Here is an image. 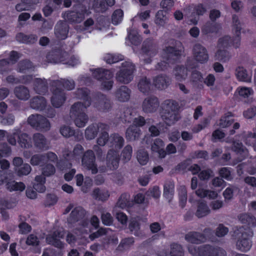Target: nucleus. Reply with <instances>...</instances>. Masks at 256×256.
<instances>
[{"label":"nucleus","instance_id":"26","mask_svg":"<svg viewBox=\"0 0 256 256\" xmlns=\"http://www.w3.org/2000/svg\"><path fill=\"white\" fill-rule=\"evenodd\" d=\"M90 70L92 72V76L99 80H109L113 76L112 72L108 70L98 68Z\"/></svg>","mask_w":256,"mask_h":256},{"label":"nucleus","instance_id":"13","mask_svg":"<svg viewBox=\"0 0 256 256\" xmlns=\"http://www.w3.org/2000/svg\"><path fill=\"white\" fill-rule=\"evenodd\" d=\"M192 54L195 60L200 63H204L208 60L207 50L200 44H196L194 46Z\"/></svg>","mask_w":256,"mask_h":256},{"label":"nucleus","instance_id":"9","mask_svg":"<svg viewBox=\"0 0 256 256\" xmlns=\"http://www.w3.org/2000/svg\"><path fill=\"white\" fill-rule=\"evenodd\" d=\"M94 106L100 111L107 112L112 109V103L106 95L98 93Z\"/></svg>","mask_w":256,"mask_h":256},{"label":"nucleus","instance_id":"27","mask_svg":"<svg viewBox=\"0 0 256 256\" xmlns=\"http://www.w3.org/2000/svg\"><path fill=\"white\" fill-rule=\"evenodd\" d=\"M206 12V9L202 4H198L194 6L192 12L188 16L190 21L193 24H196L199 20V16H202Z\"/></svg>","mask_w":256,"mask_h":256},{"label":"nucleus","instance_id":"30","mask_svg":"<svg viewBox=\"0 0 256 256\" xmlns=\"http://www.w3.org/2000/svg\"><path fill=\"white\" fill-rule=\"evenodd\" d=\"M184 238L188 242L194 244H199L206 240L203 234L197 232H188L185 235Z\"/></svg>","mask_w":256,"mask_h":256},{"label":"nucleus","instance_id":"58","mask_svg":"<svg viewBox=\"0 0 256 256\" xmlns=\"http://www.w3.org/2000/svg\"><path fill=\"white\" fill-rule=\"evenodd\" d=\"M108 4L104 0H94L93 7L96 11L103 12L107 9Z\"/></svg>","mask_w":256,"mask_h":256},{"label":"nucleus","instance_id":"44","mask_svg":"<svg viewBox=\"0 0 256 256\" xmlns=\"http://www.w3.org/2000/svg\"><path fill=\"white\" fill-rule=\"evenodd\" d=\"M131 204L130 195L128 194L124 193L119 198L116 206L120 208H124L126 207L130 206Z\"/></svg>","mask_w":256,"mask_h":256},{"label":"nucleus","instance_id":"50","mask_svg":"<svg viewBox=\"0 0 256 256\" xmlns=\"http://www.w3.org/2000/svg\"><path fill=\"white\" fill-rule=\"evenodd\" d=\"M150 81L149 79L145 76L142 77L138 82V88L142 92H147L150 90Z\"/></svg>","mask_w":256,"mask_h":256},{"label":"nucleus","instance_id":"19","mask_svg":"<svg viewBox=\"0 0 256 256\" xmlns=\"http://www.w3.org/2000/svg\"><path fill=\"white\" fill-rule=\"evenodd\" d=\"M120 157L118 152L114 150L108 151L106 156V164L110 170L117 169L119 166Z\"/></svg>","mask_w":256,"mask_h":256},{"label":"nucleus","instance_id":"32","mask_svg":"<svg viewBox=\"0 0 256 256\" xmlns=\"http://www.w3.org/2000/svg\"><path fill=\"white\" fill-rule=\"evenodd\" d=\"M214 58L216 60L220 61L222 62H226L230 59L231 55L228 50L218 48L214 54Z\"/></svg>","mask_w":256,"mask_h":256},{"label":"nucleus","instance_id":"61","mask_svg":"<svg viewBox=\"0 0 256 256\" xmlns=\"http://www.w3.org/2000/svg\"><path fill=\"white\" fill-rule=\"evenodd\" d=\"M231 43L230 37L228 36H225L218 40L217 46L218 48H224L230 46Z\"/></svg>","mask_w":256,"mask_h":256},{"label":"nucleus","instance_id":"57","mask_svg":"<svg viewBox=\"0 0 256 256\" xmlns=\"http://www.w3.org/2000/svg\"><path fill=\"white\" fill-rule=\"evenodd\" d=\"M42 174L41 176H50L54 175L56 172V168L54 166L51 164H47L42 168Z\"/></svg>","mask_w":256,"mask_h":256},{"label":"nucleus","instance_id":"59","mask_svg":"<svg viewBox=\"0 0 256 256\" xmlns=\"http://www.w3.org/2000/svg\"><path fill=\"white\" fill-rule=\"evenodd\" d=\"M179 198L180 204L182 208H184L187 202V191L184 186H180L179 188Z\"/></svg>","mask_w":256,"mask_h":256},{"label":"nucleus","instance_id":"33","mask_svg":"<svg viewBox=\"0 0 256 256\" xmlns=\"http://www.w3.org/2000/svg\"><path fill=\"white\" fill-rule=\"evenodd\" d=\"M18 142L20 146L24 148H30L32 146L31 138L26 133L18 134Z\"/></svg>","mask_w":256,"mask_h":256},{"label":"nucleus","instance_id":"48","mask_svg":"<svg viewBox=\"0 0 256 256\" xmlns=\"http://www.w3.org/2000/svg\"><path fill=\"white\" fill-rule=\"evenodd\" d=\"M210 212V210L206 204L204 202H201L198 204L196 215L198 218H200L206 216Z\"/></svg>","mask_w":256,"mask_h":256},{"label":"nucleus","instance_id":"31","mask_svg":"<svg viewBox=\"0 0 256 256\" xmlns=\"http://www.w3.org/2000/svg\"><path fill=\"white\" fill-rule=\"evenodd\" d=\"M124 138L118 134L114 133L110 136V146L116 150L121 149L124 145Z\"/></svg>","mask_w":256,"mask_h":256},{"label":"nucleus","instance_id":"14","mask_svg":"<svg viewBox=\"0 0 256 256\" xmlns=\"http://www.w3.org/2000/svg\"><path fill=\"white\" fill-rule=\"evenodd\" d=\"M160 106L158 98L154 96H150L144 100L142 104V110L146 113L156 112Z\"/></svg>","mask_w":256,"mask_h":256},{"label":"nucleus","instance_id":"54","mask_svg":"<svg viewBox=\"0 0 256 256\" xmlns=\"http://www.w3.org/2000/svg\"><path fill=\"white\" fill-rule=\"evenodd\" d=\"M170 254L171 256H183L184 250L182 246L176 243L170 245Z\"/></svg>","mask_w":256,"mask_h":256},{"label":"nucleus","instance_id":"12","mask_svg":"<svg viewBox=\"0 0 256 256\" xmlns=\"http://www.w3.org/2000/svg\"><path fill=\"white\" fill-rule=\"evenodd\" d=\"M141 50L143 54L153 57L158 52V44L154 39L147 38L143 42Z\"/></svg>","mask_w":256,"mask_h":256},{"label":"nucleus","instance_id":"1","mask_svg":"<svg viewBox=\"0 0 256 256\" xmlns=\"http://www.w3.org/2000/svg\"><path fill=\"white\" fill-rule=\"evenodd\" d=\"M162 118L166 125L174 124L180 118L179 106L176 101L168 100L164 101Z\"/></svg>","mask_w":256,"mask_h":256},{"label":"nucleus","instance_id":"56","mask_svg":"<svg viewBox=\"0 0 256 256\" xmlns=\"http://www.w3.org/2000/svg\"><path fill=\"white\" fill-rule=\"evenodd\" d=\"M52 82H58L60 83V88L62 86L68 90H73L76 86L75 82L72 80L62 79L60 80H54Z\"/></svg>","mask_w":256,"mask_h":256},{"label":"nucleus","instance_id":"39","mask_svg":"<svg viewBox=\"0 0 256 256\" xmlns=\"http://www.w3.org/2000/svg\"><path fill=\"white\" fill-rule=\"evenodd\" d=\"M76 97L79 99H82L84 100V102H86L89 100L91 103V98L90 97V90L86 88H78L74 92Z\"/></svg>","mask_w":256,"mask_h":256},{"label":"nucleus","instance_id":"11","mask_svg":"<svg viewBox=\"0 0 256 256\" xmlns=\"http://www.w3.org/2000/svg\"><path fill=\"white\" fill-rule=\"evenodd\" d=\"M201 256H226V251L222 248L210 244L201 246Z\"/></svg>","mask_w":256,"mask_h":256},{"label":"nucleus","instance_id":"7","mask_svg":"<svg viewBox=\"0 0 256 256\" xmlns=\"http://www.w3.org/2000/svg\"><path fill=\"white\" fill-rule=\"evenodd\" d=\"M82 165L84 169L90 171L92 174L98 172L96 156L92 150H88L84 153L82 158Z\"/></svg>","mask_w":256,"mask_h":256},{"label":"nucleus","instance_id":"46","mask_svg":"<svg viewBox=\"0 0 256 256\" xmlns=\"http://www.w3.org/2000/svg\"><path fill=\"white\" fill-rule=\"evenodd\" d=\"M176 78L178 81L184 80L188 76L187 69L184 66H178L174 69Z\"/></svg>","mask_w":256,"mask_h":256},{"label":"nucleus","instance_id":"25","mask_svg":"<svg viewBox=\"0 0 256 256\" xmlns=\"http://www.w3.org/2000/svg\"><path fill=\"white\" fill-rule=\"evenodd\" d=\"M14 93L15 96L20 100L26 101L30 98L29 88L23 85H20L14 88Z\"/></svg>","mask_w":256,"mask_h":256},{"label":"nucleus","instance_id":"17","mask_svg":"<svg viewBox=\"0 0 256 256\" xmlns=\"http://www.w3.org/2000/svg\"><path fill=\"white\" fill-rule=\"evenodd\" d=\"M32 141L34 147L40 150L49 148V142L46 136L41 133L36 132L32 136Z\"/></svg>","mask_w":256,"mask_h":256},{"label":"nucleus","instance_id":"34","mask_svg":"<svg viewBox=\"0 0 256 256\" xmlns=\"http://www.w3.org/2000/svg\"><path fill=\"white\" fill-rule=\"evenodd\" d=\"M134 112L130 108H124L120 112V118L125 122H130L134 117Z\"/></svg>","mask_w":256,"mask_h":256},{"label":"nucleus","instance_id":"53","mask_svg":"<svg viewBox=\"0 0 256 256\" xmlns=\"http://www.w3.org/2000/svg\"><path fill=\"white\" fill-rule=\"evenodd\" d=\"M136 158L140 164L145 165L148 161V153L144 150H139L136 153Z\"/></svg>","mask_w":256,"mask_h":256},{"label":"nucleus","instance_id":"6","mask_svg":"<svg viewBox=\"0 0 256 256\" xmlns=\"http://www.w3.org/2000/svg\"><path fill=\"white\" fill-rule=\"evenodd\" d=\"M164 51L167 55V60L172 64L174 63L182 55L184 52V47L180 42L176 40L173 46H166L164 48Z\"/></svg>","mask_w":256,"mask_h":256},{"label":"nucleus","instance_id":"40","mask_svg":"<svg viewBox=\"0 0 256 256\" xmlns=\"http://www.w3.org/2000/svg\"><path fill=\"white\" fill-rule=\"evenodd\" d=\"M238 219L242 224H246L250 227L256 226V220L252 215L248 214H242L239 216Z\"/></svg>","mask_w":256,"mask_h":256},{"label":"nucleus","instance_id":"42","mask_svg":"<svg viewBox=\"0 0 256 256\" xmlns=\"http://www.w3.org/2000/svg\"><path fill=\"white\" fill-rule=\"evenodd\" d=\"M92 196L96 200L104 202L108 198L110 194L108 190H100L97 188L93 190Z\"/></svg>","mask_w":256,"mask_h":256},{"label":"nucleus","instance_id":"47","mask_svg":"<svg viewBox=\"0 0 256 256\" xmlns=\"http://www.w3.org/2000/svg\"><path fill=\"white\" fill-rule=\"evenodd\" d=\"M76 126L78 128L84 127L88 120V116L86 114V112L78 115L76 117L72 118Z\"/></svg>","mask_w":256,"mask_h":256},{"label":"nucleus","instance_id":"29","mask_svg":"<svg viewBox=\"0 0 256 256\" xmlns=\"http://www.w3.org/2000/svg\"><path fill=\"white\" fill-rule=\"evenodd\" d=\"M85 213V210L82 208L80 206L75 208L68 218V222L74 224L81 220L84 218Z\"/></svg>","mask_w":256,"mask_h":256},{"label":"nucleus","instance_id":"63","mask_svg":"<svg viewBox=\"0 0 256 256\" xmlns=\"http://www.w3.org/2000/svg\"><path fill=\"white\" fill-rule=\"evenodd\" d=\"M128 38L131 44L135 46L139 45L142 41L141 36L134 32H130Z\"/></svg>","mask_w":256,"mask_h":256},{"label":"nucleus","instance_id":"49","mask_svg":"<svg viewBox=\"0 0 256 256\" xmlns=\"http://www.w3.org/2000/svg\"><path fill=\"white\" fill-rule=\"evenodd\" d=\"M242 26L243 24L240 22L238 17L236 15L234 14L232 17V26L234 35L240 34Z\"/></svg>","mask_w":256,"mask_h":256},{"label":"nucleus","instance_id":"28","mask_svg":"<svg viewBox=\"0 0 256 256\" xmlns=\"http://www.w3.org/2000/svg\"><path fill=\"white\" fill-rule=\"evenodd\" d=\"M141 134L140 129L136 125L130 126L126 131V138L128 141L138 140Z\"/></svg>","mask_w":256,"mask_h":256},{"label":"nucleus","instance_id":"4","mask_svg":"<svg viewBox=\"0 0 256 256\" xmlns=\"http://www.w3.org/2000/svg\"><path fill=\"white\" fill-rule=\"evenodd\" d=\"M27 123L36 130L42 132L49 131L51 128L50 120L40 114H35L30 115L27 119Z\"/></svg>","mask_w":256,"mask_h":256},{"label":"nucleus","instance_id":"5","mask_svg":"<svg viewBox=\"0 0 256 256\" xmlns=\"http://www.w3.org/2000/svg\"><path fill=\"white\" fill-rule=\"evenodd\" d=\"M51 91L52 96L50 102L52 106L56 108H60L64 103L66 97L64 90L60 88V83L58 82H52Z\"/></svg>","mask_w":256,"mask_h":256},{"label":"nucleus","instance_id":"20","mask_svg":"<svg viewBox=\"0 0 256 256\" xmlns=\"http://www.w3.org/2000/svg\"><path fill=\"white\" fill-rule=\"evenodd\" d=\"M69 26L64 21H59L54 28V34L60 40H64L67 38Z\"/></svg>","mask_w":256,"mask_h":256},{"label":"nucleus","instance_id":"36","mask_svg":"<svg viewBox=\"0 0 256 256\" xmlns=\"http://www.w3.org/2000/svg\"><path fill=\"white\" fill-rule=\"evenodd\" d=\"M174 183L172 182H166L164 185V196L170 202L174 194Z\"/></svg>","mask_w":256,"mask_h":256},{"label":"nucleus","instance_id":"8","mask_svg":"<svg viewBox=\"0 0 256 256\" xmlns=\"http://www.w3.org/2000/svg\"><path fill=\"white\" fill-rule=\"evenodd\" d=\"M69 56L68 54L62 48L52 50L46 55V60L48 62L57 64L64 63Z\"/></svg>","mask_w":256,"mask_h":256},{"label":"nucleus","instance_id":"60","mask_svg":"<svg viewBox=\"0 0 256 256\" xmlns=\"http://www.w3.org/2000/svg\"><path fill=\"white\" fill-rule=\"evenodd\" d=\"M32 170L31 166L28 164H24L16 169V172L18 176H26Z\"/></svg>","mask_w":256,"mask_h":256},{"label":"nucleus","instance_id":"64","mask_svg":"<svg viewBox=\"0 0 256 256\" xmlns=\"http://www.w3.org/2000/svg\"><path fill=\"white\" fill-rule=\"evenodd\" d=\"M132 147L130 144L126 145L122 150V159L126 162L129 161L132 158Z\"/></svg>","mask_w":256,"mask_h":256},{"label":"nucleus","instance_id":"45","mask_svg":"<svg viewBox=\"0 0 256 256\" xmlns=\"http://www.w3.org/2000/svg\"><path fill=\"white\" fill-rule=\"evenodd\" d=\"M236 75L238 79L244 82H250L251 76H248L246 69L239 66L236 70Z\"/></svg>","mask_w":256,"mask_h":256},{"label":"nucleus","instance_id":"3","mask_svg":"<svg viewBox=\"0 0 256 256\" xmlns=\"http://www.w3.org/2000/svg\"><path fill=\"white\" fill-rule=\"evenodd\" d=\"M135 66L130 62H124L122 64L120 70L116 73V79L117 82L122 84H128L134 78Z\"/></svg>","mask_w":256,"mask_h":256},{"label":"nucleus","instance_id":"62","mask_svg":"<svg viewBox=\"0 0 256 256\" xmlns=\"http://www.w3.org/2000/svg\"><path fill=\"white\" fill-rule=\"evenodd\" d=\"M108 130H103L102 131H99L100 134L97 140V143L98 146H104L106 144L108 140H110V137L107 132Z\"/></svg>","mask_w":256,"mask_h":256},{"label":"nucleus","instance_id":"55","mask_svg":"<svg viewBox=\"0 0 256 256\" xmlns=\"http://www.w3.org/2000/svg\"><path fill=\"white\" fill-rule=\"evenodd\" d=\"M128 228L130 231L134 235L139 236L141 234L140 224L135 218L130 220Z\"/></svg>","mask_w":256,"mask_h":256},{"label":"nucleus","instance_id":"37","mask_svg":"<svg viewBox=\"0 0 256 256\" xmlns=\"http://www.w3.org/2000/svg\"><path fill=\"white\" fill-rule=\"evenodd\" d=\"M6 188L10 191L12 190H20L23 191L25 188V184L22 182H16L14 180L13 181H8L7 178H6Z\"/></svg>","mask_w":256,"mask_h":256},{"label":"nucleus","instance_id":"21","mask_svg":"<svg viewBox=\"0 0 256 256\" xmlns=\"http://www.w3.org/2000/svg\"><path fill=\"white\" fill-rule=\"evenodd\" d=\"M131 90L126 86H121L118 88L114 92L116 98L119 102L128 101L130 96Z\"/></svg>","mask_w":256,"mask_h":256},{"label":"nucleus","instance_id":"51","mask_svg":"<svg viewBox=\"0 0 256 256\" xmlns=\"http://www.w3.org/2000/svg\"><path fill=\"white\" fill-rule=\"evenodd\" d=\"M232 116V114L230 112L226 114L220 120L218 126L222 128H225L230 126L234 122V120L230 118V117Z\"/></svg>","mask_w":256,"mask_h":256},{"label":"nucleus","instance_id":"52","mask_svg":"<svg viewBox=\"0 0 256 256\" xmlns=\"http://www.w3.org/2000/svg\"><path fill=\"white\" fill-rule=\"evenodd\" d=\"M46 162V156L43 154H35L33 155L30 160V163L34 166H42Z\"/></svg>","mask_w":256,"mask_h":256},{"label":"nucleus","instance_id":"23","mask_svg":"<svg viewBox=\"0 0 256 256\" xmlns=\"http://www.w3.org/2000/svg\"><path fill=\"white\" fill-rule=\"evenodd\" d=\"M170 78L165 74H158L153 78V84L158 89L166 88L170 83Z\"/></svg>","mask_w":256,"mask_h":256},{"label":"nucleus","instance_id":"22","mask_svg":"<svg viewBox=\"0 0 256 256\" xmlns=\"http://www.w3.org/2000/svg\"><path fill=\"white\" fill-rule=\"evenodd\" d=\"M33 90L38 94H44L48 91V84L45 78H36L33 80Z\"/></svg>","mask_w":256,"mask_h":256},{"label":"nucleus","instance_id":"2","mask_svg":"<svg viewBox=\"0 0 256 256\" xmlns=\"http://www.w3.org/2000/svg\"><path fill=\"white\" fill-rule=\"evenodd\" d=\"M252 232L243 226L235 230L232 234L233 239L236 240V247L242 252L248 251L252 247V242L250 238L252 236Z\"/></svg>","mask_w":256,"mask_h":256},{"label":"nucleus","instance_id":"15","mask_svg":"<svg viewBox=\"0 0 256 256\" xmlns=\"http://www.w3.org/2000/svg\"><path fill=\"white\" fill-rule=\"evenodd\" d=\"M90 106V101H86V102H78L72 104L70 109V118L76 117L78 115L84 114L87 111V108Z\"/></svg>","mask_w":256,"mask_h":256},{"label":"nucleus","instance_id":"43","mask_svg":"<svg viewBox=\"0 0 256 256\" xmlns=\"http://www.w3.org/2000/svg\"><path fill=\"white\" fill-rule=\"evenodd\" d=\"M218 29V25L217 24L208 22L202 28V32L206 35L210 33L216 32Z\"/></svg>","mask_w":256,"mask_h":256},{"label":"nucleus","instance_id":"38","mask_svg":"<svg viewBox=\"0 0 256 256\" xmlns=\"http://www.w3.org/2000/svg\"><path fill=\"white\" fill-rule=\"evenodd\" d=\"M34 68L32 63L28 60H23L18 62L17 71L20 73H25Z\"/></svg>","mask_w":256,"mask_h":256},{"label":"nucleus","instance_id":"24","mask_svg":"<svg viewBox=\"0 0 256 256\" xmlns=\"http://www.w3.org/2000/svg\"><path fill=\"white\" fill-rule=\"evenodd\" d=\"M46 99L42 96H35L30 100V107L36 110H44L46 106Z\"/></svg>","mask_w":256,"mask_h":256},{"label":"nucleus","instance_id":"16","mask_svg":"<svg viewBox=\"0 0 256 256\" xmlns=\"http://www.w3.org/2000/svg\"><path fill=\"white\" fill-rule=\"evenodd\" d=\"M108 129L109 126L103 123H98L96 126L90 125L85 130L86 138L88 140L94 139L97 136L98 132Z\"/></svg>","mask_w":256,"mask_h":256},{"label":"nucleus","instance_id":"41","mask_svg":"<svg viewBox=\"0 0 256 256\" xmlns=\"http://www.w3.org/2000/svg\"><path fill=\"white\" fill-rule=\"evenodd\" d=\"M168 20V18L166 15V12L160 10L156 12L154 22L157 26H164Z\"/></svg>","mask_w":256,"mask_h":256},{"label":"nucleus","instance_id":"10","mask_svg":"<svg viewBox=\"0 0 256 256\" xmlns=\"http://www.w3.org/2000/svg\"><path fill=\"white\" fill-rule=\"evenodd\" d=\"M86 12V8L81 4L78 5L74 10L68 12L66 16V19L70 22H80L84 18Z\"/></svg>","mask_w":256,"mask_h":256},{"label":"nucleus","instance_id":"18","mask_svg":"<svg viewBox=\"0 0 256 256\" xmlns=\"http://www.w3.org/2000/svg\"><path fill=\"white\" fill-rule=\"evenodd\" d=\"M64 236V232L62 228L57 230L54 231L52 234L48 236L46 238L47 242L58 248H62L63 244L60 240V238H62Z\"/></svg>","mask_w":256,"mask_h":256},{"label":"nucleus","instance_id":"35","mask_svg":"<svg viewBox=\"0 0 256 256\" xmlns=\"http://www.w3.org/2000/svg\"><path fill=\"white\" fill-rule=\"evenodd\" d=\"M45 182V177L42 176H36L34 178L33 188L36 190L40 192H43L46 190Z\"/></svg>","mask_w":256,"mask_h":256}]
</instances>
